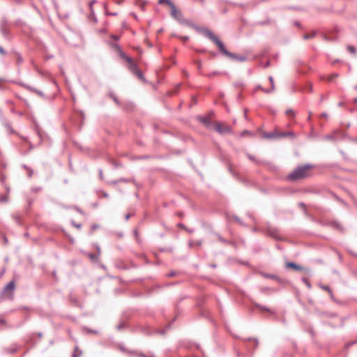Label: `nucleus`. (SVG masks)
<instances>
[{
  "instance_id": "obj_34",
  "label": "nucleus",
  "mask_w": 357,
  "mask_h": 357,
  "mask_svg": "<svg viewBox=\"0 0 357 357\" xmlns=\"http://www.w3.org/2000/svg\"><path fill=\"white\" fill-rule=\"evenodd\" d=\"M260 290H261V291L262 293H266V291L271 290V288H269V287H261Z\"/></svg>"
},
{
  "instance_id": "obj_54",
  "label": "nucleus",
  "mask_w": 357,
  "mask_h": 357,
  "mask_svg": "<svg viewBox=\"0 0 357 357\" xmlns=\"http://www.w3.org/2000/svg\"><path fill=\"white\" fill-rule=\"evenodd\" d=\"M329 294H330L331 298L334 301H335V298H334V296H333V294L332 291H331V292H329Z\"/></svg>"
},
{
  "instance_id": "obj_18",
  "label": "nucleus",
  "mask_w": 357,
  "mask_h": 357,
  "mask_svg": "<svg viewBox=\"0 0 357 357\" xmlns=\"http://www.w3.org/2000/svg\"><path fill=\"white\" fill-rule=\"evenodd\" d=\"M228 75V73H225V72H220V71H213L211 73H208L207 75V77H212L215 75Z\"/></svg>"
},
{
  "instance_id": "obj_56",
  "label": "nucleus",
  "mask_w": 357,
  "mask_h": 357,
  "mask_svg": "<svg viewBox=\"0 0 357 357\" xmlns=\"http://www.w3.org/2000/svg\"><path fill=\"white\" fill-rule=\"evenodd\" d=\"M178 227H181V228H183L185 229V227L184 226V225H183L182 223H179L178 224Z\"/></svg>"
},
{
  "instance_id": "obj_47",
  "label": "nucleus",
  "mask_w": 357,
  "mask_h": 357,
  "mask_svg": "<svg viewBox=\"0 0 357 357\" xmlns=\"http://www.w3.org/2000/svg\"><path fill=\"white\" fill-rule=\"evenodd\" d=\"M285 266L287 268H290V261H288L287 260L286 262H285Z\"/></svg>"
},
{
  "instance_id": "obj_22",
  "label": "nucleus",
  "mask_w": 357,
  "mask_h": 357,
  "mask_svg": "<svg viewBox=\"0 0 357 357\" xmlns=\"http://www.w3.org/2000/svg\"><path fill=\"white\" fill-rule=\"evenodd\" d=\"M202 245L201 241H190L189 242V246L193 247V246H200Z\"/></svg>"
},
{
  "instance_id": "obj_59",
  "label": "nucleus",
  "mask_w": 357,
  "mask_h": 357,
  "mask_svg": "<svg viewBox=\"0 0 357 357\" xmlns=\"http://www.w3.org/2000/svg\"><path fill=\"white\" fill-rule=\"evenodd\" d=\"M234 85H235L236 86H237V87H239V86H243V84H242V83H236Z\"/></svg>"
},
{
  "instance_id": "obj_6",
  "label": "nucleus",
  "mask_w": 357,
  "mask_h": 357,
  "mask_svg": "<svg viewBox=\"0 0 357 357\" xmlns=\"http://www.w3.org/2000/svg\"><path fill=\"white\" fill-rule=\"evenodd\" d=\"M15 289V282L10 281L3 288V289L1 292L2 297L6 299H12L13 297Z\"/></svg>"
},
{
  "instance_id": "obj_46",
  "label": "nucleus",
  "mask_w": 357,
  "mask_h": 357,
  "mask_svg": "<svg viewBox=\"0 0 357 357\" xmlns=\"http://www.w3.org/2000/svg\"><path fill=\"white\" fill-rule=\"evenodd\" d=\"M175 275H176V272H174V271H171L170 273H168V275H168L169 277H173V276H174Z\"/></svg>"
},
{
  "instance_id": "obj_41",
  "label": "nucleus",
  "mask_w": 357,
  "mask_h": 357,
  "mask_svg": "<svg viewBox=\"0 0 357 357\" xmlns=\"http://www.w3.org/2000/svg\"><path fill=\"white\" fill-rule=\"evenodd\" d=\"M72 224L73 225L74 227H75L77 229H80L82 227L81 224H77L75 222H73Z\"/></svg>"
},
{
  "instance_id": "obj_1",
  "label": "nucleus",
  "mask_w": 357,
  "mask_h": 357,
  "mask_svg": "<svg viewBox=\"0 0 357 357\" xmlns=\"http://www.w3.org/2000/svg\"><path fill=\"white\" fill-rule=\"evenodd\" d=\"M205 36L217 45L220 52L225 56L229 57L232 60L238 61L240 62L247 61V56L243 55H238L227 50L224 43L221 40H220L218 38L215 36L212 31L208 29L206 30Z\"/></svg>"
},
{
  "instance_id": "obj_8",
  "label": "nucleus",
  "mask_w": 357,
  "mask_h": 357,
  "mask_svg": "<svg viewBox=\"0 0 357 357\" xmlns=\"http://www.w3.org/2000/svg\"><path fill=\"white\" fill-rule=\"evenodd\" d=\"M246 155L250 160L253 161L257 165H262L266 167L267 168H268L271 171H275L277 169L276 167L270 162L258 160V159L255 158L253 155H252L249 153H247Z\"/></svg>"
},
{
  "instance_id": "obj_17",
  "label": "nucleus",
  "mask_w": 357,
  "mask_h": 357,
  "mask_svg": "<svg viewBox=\"0 0 357 357\" xmlns=\"http://www.w3.org/2000/svg\"><path fill=\"white\" fill-rule=\"evenodd\" d=\"M18 84L33 93H35V91L36 89H35L26 84L22 83V82H19Z\"/></svg>"
},
{
  "instance_id": "obj_55",
  "label": "nucleus",
  "mask_w": 357,
  "mask_h": 357,
  "mask_svg": "<svg viewBox=\"0 0 357 357\" xmlns=\"http://www.w3.org/2000/svg\"><path fill=\"white\" fill-rule=\"evenodd\" d=\"M250 132L248 131V130H244L243 131V132L241 133V135L243 136L244 135H246V134H249Z\"/></svg>"
},
{
  "instance_id": "obj_50",
  "label": "nucleus",
  "mask_w": 357,
  "mask_h": 357,
  "mask_svg": "<svg viewBox=\"0 0 357 357\" xmlns=\"http://www.w3.org/2000/svg\"><path fill=\"white\" fill-rule=\"evenodd\" d=\"M294 25L296 26L297 27H301V24L298 21L294 22Z\"/></svg>"
},
{
  "instance_id": "obj_52",
  "label": "nucleus",
  "mask_w": 357,
  "mask_h": 357,
  "mask_svg": "<svg viewBox=\"0 0 357 357\" xmlns=\"http://www.w3.org/2000/svg\"><path fill=\"white\" fill-rule=\"evenodd\" d=\"M22 167L26 169V171L29 170V169L30 168L29 167H28L26 165H22Z\"/></svg>"
},
{
  "instance_id": "obj_37",
  "label": "nucleus",
  "mask_w": 357,
  "mask_h": 357,
  "mask_svg": "<svg viewBox=\"0 0 357 357\" xmlns=\"http://www.w3.org/2000/svg\"><path fill=\"white\" fill-rule=\"evenodd\" d=\"M118 182H129V180L126 178H121L118 181H114L113 183H117Z\"/></svg>"
},
{
  "instance_id": "obj_51",
  "label": "nucleus",
  "mask_w": 357,
  "mask_h": 357,
  "mask_svg": "<svg viewBox=\"0 0 357 357\" xmlns=\"http://www.w3.org/2000/svg\"><path fill=\"white\" fill-rule=\"evenodd\" d=\"M102 174H103L102 170L99 169V176H100V178H102Z\"/></svg>"
},
{
  "instance_id": "obj_16",
  "label": "nucleus",
  "mask_w": 357,
  "mask_h": 357,
  "mask_svg": "<svg viewBox=\"0 0 357 357\" xmlns=\"http://www.w3.org/2000/svg\"><path fill=\"white\" fill-rule=\"evenodd\" d=\"M268 79L271 82V88L270 89H268V90H264V92L266 93H270L271 92H273L274 90H275V85H274V82H273V78L272 76H269L268 77Z\"/></svg>"
},
{
  "instance_id": "obj_20",
  "label": "nucleus",
  "mask_w": 357,
  "mask_h": 357,
  "mask_svg": "<svg viewBox=\"0 0 357 357\" xmlns=\"http://www.w3.org/2000/svg\"><path fill=\"white\" fill-rule=\"evenodd\" d=\"M317 34V32L316 31H313L312 33L310 34H305L303 36V39L304 40H308V39H310V38H313Z\"/></svg>"
},
{
  "instance_id": "obj_26",
  "label": "nucleus",
  "mask_w": 357,
  "mask_h": 357,
  "mask_svg": "<svg viewBox=\"0 0 357 357\" xmlns=\"http://www.w3.org/2000/svg\"><path fill=\"white\" fill-rule=\"evenodd\" d=\"M96 3V0H93V1H90L89 3V6L90 11H91V14H93V13H94L93 6V4Z\"/></svg>"
},
{
  "instance_id": "obj_38",
  "label": "nucleus",
  "mask_w": 357,
  "mask_h": 357,
  "mask_svg": "<svg viewBox=\"0 0 357 357\" xmlns=\"http://www.w3.org/2000/svg\"><path fill=\"white\" fill-rule=\"evenodd\" d=\"M112 99L114 100V101L117 104V105H119V100L117 99V98L114 96V95H111Z\"/></svg>"
},
{
  "instance_id": "obj_63",
  "label": "nucleus",
  "mask_w": 357,
  "mask_h": 357,
  "mask_svg": "<svg viewBox=\"0 0 357 357\" xmlns=\"http://www.w3.org/2000/svg\"><path fill=\"white\" fill-rule=\"evenodd\" d=\"M285 113L288 115L290 114V109H287Z\"/></svg>"
},
{
  "instance_id": "obj_19",
  "label": "nucleus",
  "mask_w": 357,
  "mask_h": 357,
  "mask_svg": "<svg viewBox=\"0 0 357 357\" xmlns=\"http://www.w3.org/2000/svg\"><path fill=\"white\" fill-rule=\"evenodd\" d=\"M255 305L256 306V307L261 310V311H266V312H269L272 313V311L270 309H268V307H266V306L259 305L258 303H255Z\"/></svg>"
},
{
  "instance_id": "obj_15",
  "label": "nucleus",
  "mask_w": 357,
  "mask_h": 357,
  "mask_svg": "<svg viewBox=\"0 0 357 357\" xmlns=\"http://www.w3.org/2000/svg\"><path fill=\"white\" fill-rule=\"evenodd\" d=\"M331 225L332 226V227H333L334 229H338L341 231H343L344 229H343V227L341 225V224L337 222V221H333L331 222Z\"/></svg>"
},
{
  "instance_id": "obj_25",
  "label": "nucleus",
  "mask_w": 357,
  "mask_h": 357,
  "mask_svg": "<svg viewBox=\"0 0 357 357\" xmlns=\"http://www.w3.org/2000/svg\"><path fill=\"white\" fill-rule=\"evenodd\" d=\"M139 79L142 81H145L144 76L143 73L139 70L135 74Z\"/></svg>"
},
{
  "instance_id": "obj_14",
  "label": "nucleus",
  "mask_w": 357,
  "mask_h": 357,
  "mask_svg": "<svg viewBox=\"0 0 357 357\" xmlns=\"http://www.w3.org/2000/svg\"><path fill=\"white\" fill-rule=\"evenodd\" d=\"M291 269H294L297 271H308V269L304 268L303 266L296 264L294 262H291Z\"/></svg>"
},
{
  "instance_id": "obj_12",
  "label": "nucleus",
  "mask_w": 357,
  "mask_h": 357,
  "mask_svg": "<svg viewBox=\"0 0 357 357\" xmlns=\"http://www.w3.org/2000/svg\"><path fill=\"white\" fill-rule=\"evenodd\" d=\"M261 275L265 278H269L277 280L279 283H283V280L278 278L276 275L261 273Z\"/></svg>"
},
{
  "instance_id": "obj_7",
  "label": "nucleus",
  "mask_w": 357,
  "mask_h": 357,
  "mask_svg": "<svg viewBox=\"0 0 357 357\" xmlns=\"http://www.w3.org/2000/svg\"><path fill=\"white\" fill-rule=\"evenodd\" d=\"M0 31L6 39H10L9 24L5 17H2L0 20Z\"/></svg>"
},
{
  "instance_id": "obj_48",
  "label": "nucleus",
  "mask_w": 357,
  "mask_h": 357,
  "mask_svg": "<svg viewBox=\"0 0 357 357\" xmlns=\"http://www.w3.org/2000/svg\"><path fill=\"white\" fill-rule=\"evenodd\" d=\"M324 315H326V316H328L330 317H335V314H329V313H327V312H324L323 313Z\"/></svg>"
},
{
  "instance_id": "obj_2",
  "label": "nucleus",
  "mask_w": 357,
  "mask_h": 357,
  "mask_svg": "<svg viewBox=\"0 0 357 357\" xmlns=\"http://www.w3.org/2000/svg\"><path fill=\"white\" fill-rule=\"evenodd\" d=\"M314 166L310 164H305L296 167L291 174V181L305 179L312 175Z\"/></svg>"
},
{
  "instance_id": "obj_32",
  "label": "nucleus",
  "mask_w": 357,
  "mask_h": 357,
  "mask_svg": "<svg viewBox=\"0 0 357 357\" xmlns=\"http://www.w3.org/2000/svg\"><path fill=\"white\" fill-rule=\"evenodd\" d=\"M302 280H303V282L307 284V286L309 288H310V287H311V284H310V283L309 280H308L307 278H303V279H302Z\"/></svg>"
},
{
  "instance_id": "obj_53",
  "label": "nucleus",
  "mask_w": 357,
  "mask_h": 357,
  "mask_svg": "<svg viewBox=\"0 0 357 357\" xmlns=\"http://www.w3.org/2000/svg\"><path fill=\"white\" fill-rule=\"evenodd\" d=\"M333 138L334 137L333 136H331V135H326V139H330L331 140V139H333Z\"/></svg>"
},
{
  "instance_id": "obj_58",
  "label": "nucleus",
  "mask_w": 357,
  "mask_h": 357,
  "mask_svg": "<svg viewBox=\"0 0 357 357\" xmlns=\"http://www.w3.org/2000/svg\"><path fill=\"white\" fill-rule=\"evenodd\" d=\"M75 210H76L77 211H78L79 213H82V211L79 208H78V207H75Z\"/></svg>"
},
{
  "instance_id": "obj_27",
  "label": "nucleus",
  "mask_w": 357,
  "mask_h": 357,
  "mask_svg": "<svg viewBox=\"0 0 357 357\" xmlns=\"http://www.w3.org/2000/svg\"><path fill=\"white\" fill-rule=\"evenodd\" d=\"M347 50L351 53V54H354L356 52V48L354 46H352V45H347Z\"/></svg>"
},
{
  "instance_id": "obj_10",
  "label": "nucleus",
  "mask_w": 357,
  "mask_h": 357,
  "mask_svg": "<svg viewBox=\"0 0 357 357\" xmlns=\"http://www.w3.org/2000/svg\"><path fill=\"white\" fill-rule=\"evenodd\" d=\"M215 130L220 135L229 134L231 132V128L229 126L218 123L215 126Z\"/></svg>"
},
{
  "instance_id": "obj_40",
  "label": "nucleus",
  "mask_w": 357,
  "mask_h": 357,
  "mask_svg": "<svg viewBox=\"0 0 357 357\" xmlns=\"http://www.w3.org/2000/svg\"><path fill=\"white\" fill-rule=\"evenodd\" d=\"M22 61H23V59H22V55L18 54H17V62L21 63V62H22Z\"/></svg>"
},
{
  "instance_id": "obj_24",
  "label": "nucleus",
  "mask_w": 357,
  "mask_h": 357,
  "mask_svg": "<svg viewBox=\"0 0 357 357\" xmlns=\"http://www.w3.org/2000/svg\"><path fill=\"white\" fill-rule=\"evenodd\" d=\"M245 340H247V341H253L254 342V349H256L258 347L259 342H258L257 339L252 338V337H249V338L246 339Z\"/></svg>"
},
{
  "instance_id": "obj_35",
  "label": "nucleus",
  "mask_w": 357,
  "mask_h": 357,
  "mask_svg": "<svg viewBox=\"0 0 357 357\" xmlns=\"http://www.w3.org/2000/svg\"><path fill=\"white\" fill-rule=\"evenodd\" d=\"M35 93L38 94V96H40L41 97H44V93L40 90L36 89Z\"/></svg>"
},
{
  "instance_id": "obj_21",
  "label": "nucleus",
  "mask_w": 357,
  "mask_h": 357,
  "mask_svg": "<svg viewBox=\"0 0 357 357\" xmlns=\"http://www.w3.org/2000/svg\"><path fill=\"white\" fill-rule=\"evenodd\" d=\"M81 355H82V351L79 350L78 347H76L72 357H79Z\"/></svg>"
},
{
  "instance_id": "obj_36",
  "label": "nucleus",
  "mask_w": 357,
  "mask_h": 357,
  "mask_svg": "<svg viewBox=\"0 0 357 357\" xmlns=\"http://www.w3.org/2000/svg\"><path fill=\"white\" fill-rule=\"evenodd\" d=\"M0 324H1L3 325H6V319H3L1 315H0Z\"/></svg>"
},
{
  "instance_id": "obj_29",
  "label": "nucleus",
  "mask_w": 357,
  "mask_h": 357,
  "mask_svg": "<svg viewBox=\"0 0 357 357\" xmlns=\"http://www.w3.org/2000/svg\"><path fill=\"white\" fill-rule=\"evenodd\" d=\"M338 77V74L333 73L328 77V81L332 82L335 78Z\"/></svg>"
},
{
  "instance_id": "obj_4",
  "label": "nucleus",
  "mask_w": 357,
  "mask_h": 357,
  "mask_svg": "<svg viewBox=\"0 0 357 357\" xmlns=\"http://www.w3.org/2000/svg\"><path fill=\"white\" fill-rule=\"evenodd\" d=\"M113 47L119 52L120 56L124 59L128 63V68L130 70L133 74H135L139 70V69L137 68V64L134 63L132 59L130 56H126V54L122 51L121 47L118 44H114Z\"/></svg>"
},
{
  "instance_id": "obj_28",
  "label": "nucleus",
  "mask_w": 357,
  "mask_h": 357,
  "mask_svg": "<svg viewBox=\"0 0 357 357\" xmlns=\"http://www.w3.org/2000/svg\"><path fill=\"white\" fill-rule=\"evenodd\" d=\"M8 202V197L7 196L0 197V203Z\"/></svg>"
},
{
  "instance_id": "obj_23",
  "label": "nucleus",
  "mask_w": 357,
  "mask_h": 357,
  "mask_svg": "<svg viewBox=\"0 0 357 357\" xmlns=\"http://www.w3.org/2000/svg\"><path fill=\"white\" fill-rule=\"evenodd\" d=\"M164 3H167L169 7H172L174 5V3L170 0H159L158 1L159 4H162Z\"/></svg>"
},
{
  "instance_id": "obj_30",
  "label": "nucleus",
  "mask_w": 357,
  "mask_h": 357,
  "mask_svg": "<svg viewBox=\"0 0 357 357\" xmlns=\"http://www.w3.org/2000/svg\"><path fill=\"white\" fill-rule=\"evenodd\" d=\"M13 218L17 225H20V217L17 215H13Z\"/></svg>"
},
{
  "instance_id": "obj_3",
  "label": "nucleus",
  "mask_w": 357,
  "mask_h": 357,
  "mask_svg": "<svg viewBox=\"0 0 357 357\" xmlns=\"http://www.w3.org/2000/svg\"><path fill=\"white\" fill-rule=\"evenodd\" d=\"M170 8L172 9L171 15L176 21L182 24H185L191 27H195V25L191 21L184 18L181 12L177 10L174 4Z\"/></svg>"
},
{
  "instance_id": "obj_31",
  "label": "nucleus",
  "mask_w": 357,
  "mask_h": 357,
  "mask_svg": "<svg viewBox=\"0 0 357 357\" xmlns=\"http://www.w3.org/2000/svg\"><path fill=\"white\" fill-rule=\"evenodd\" d=\"M123 328H125V324L123 322H121L117 326H116V329L118 331H120L121 329H123Z\"/></svg>"
},
{
  "instance_id": "obj_49",
  "label": "nucleus",
  "mask_w": 357,
  "mask_h": 357,
  "mask_svg": "<svg viewBox=\"0 0 357 357\" xmlns=\"http://www.w3.org/2000/svg\"><path fill=\"white\" fill-rule=\"evenodd\" d=\"M255 90H261L264 91V90H266L265 89H264L261 86L259 85L256 87V89Z\"/></svg>"
},
{
  "instance_id": "obj_5",
  "label": "nucleus",
  "mask_w": 357,
  "mask_h": 357,
  "mask_svg": "<svg viewBox=\"0 0 357 357\" xmlns=\"http://www.w3.org/2000/svg\"><path fill=\"white\" fill-rule=\"evenodd\" d=\"M262 136L267 139H278L284 137L290 136V131L273 130L271 132H264Z\"/></svg>"
},
{
  "instance_id": "obj_13",
  "label": "nucleus",
  "mask_w": 357,
  "mask_h": 357,
  "mask_svg": "<svg viewBox=\"0 0 357 357\" xmlns=\"http://www.w3.org/2000/svg\"><path fill=\"white\" fill-rule=\"evenodd\" d=\"M214 235L216 236L218 240L220 241V242H222V243L226 244V245H231L233 246L235 245V244L233 241H227V240L225 239L220 234L215 233V234H214Z\"/></svg>"
},
{
  "instance_id": "obj_44",
  "label": "nucleus",
  "mask_w": 357,
  "mask_h": 357,
  "mask_svg": "<svg viewBox=\"0 0 357 357\" xmlns=\"http://www.w3.org/2000/svg\"><path fill=\"white\" fill-rule=\"evenodd\" d=\"M196 63H197V68H198L199 70H200V69H201V68H202V62H201L200 61H196Z\"/></svg>"
},
{
  "instance_id": "obj_62",
  "label": "nucleus",
  "mask_w": 357,
  "mask_h": 357,
  "mask_svg": "<svg viewBox=\"0 0 357 357\" xmlns=\"http://www.w3.org/2000/svg\"><path fill=\"white\" fill-rule=\"evenodd\" d=\"M89 257H90L91 259H92L96 258L95 255H92V254H89Z\"/></svg>"
},
{
  "instance_id": "obj_61",
  "label": "nucleus",
  "mask_w": 357,
  "mask_h": 357,
  "mask_svg": "<svg viewBox=\"0 0 357 357\" xmlns=\"http://www.w3.org/2000/svg\"><path fill=\"white\" fill-rule=\"evenodd\" d=\"M130 217V214H127V215H126L125 218H126V220H128Z\"/></svg>"
},
{
  "instance_id": "obj_33",
  "label": "nucleus",
  "mask_w": 357,
  "mask_h": 357,
  "mask_svg": "<svg viewBox=\"0 0 357 357\" xmlns=\"http://www.w3.org/2000/svg\"><path fill=\"white\" fill-rule=\"evenodd\" d=\"M27 172H28V177L31 178L33 174V169L30 167L29 169V170L27 171Z\"/></svg>"
},
{
  "instance_id": "obj_45",
  "label": "nucleus",
  "mask_w": 357,
  "mask_h": 357,
  "mask_svg": "<svg viewBox=\"0 0 357 357\" xmlns=\"http://www.w3.org/2000/svg\"><path fill=\"white\" fill-rule=\"evenodd\" d=\"M111 38H112V39H114V40H118L119 39V36H116V35H112V36H111Z\"/></svg>"
},
{
  "instance_id": "obj_64",
  "label": "nucleus",
  "mask_w": 357,
  "mask_h": 357,
  "mask_svg": "<svg viewBox=\"0 0 357 357\" xmlns=\"http://www.w3.org/2000/svg\"><path fill=\"white\" fill-rule=\"evenodd\" d=\"M183 38L185 40H188L189 39L188 36H184Z\"/></svg>"
},
{
  "instance_id": "obj_11",
  "label": "nucleus",
  "mask_w": 357,
  "mask_h": 357,
  "mask_svg": "<svg viewBox=\"0 0 357 357\" xmlns=\"http://www.w3.org/2000/svg\"><path fill=\"white\" fill-rule=\"evenodd\" d=\"M198 120L200 123L204 124L206 128H211V126H212V122H211L209 116H198Z\"/></svg>"
},
{
  "instance_id": "obj_42",
  "label": "nucleus",
  "mask_w": 357,
  "mask_h": 357,
  "mask_svg": "<svg viewBox=\"0 0 357 357\" xmlns=\"http://www.w3.org/2000/svg\"><path fill=\"white\" fill-rule=\"evenodd\" d=\"M234 219L239 225H243V222L239 218L235 217Z\"/></svg>"
},
{
  "instance_id": "obj_60",
  "label": "nucleus",
  "mask_w": 357,
  "mask_h": 357,
  "mask_svg": "<svg viewBox=\"0 0 357 357\" xmlns=\"http://www.w3.org/2000/svg\"><path fill=\"white\" fill-rule=\"evenodd\" d=\"M98 227V225H94L92 226V230H95Z\"/></svg>"
},
{
  "instance_id": "obj_57",
  "label": "nucleus",
  "mask_w": 357,
  "mask_h": 357,
  "mask_svg": "<svg viewBox=\"0 0 357 357\" xmlns=\"http://www.w3.org/2000/svg\"><path fill=\"white\" fill-rule=\"evenodd\" d=\"M309 332L310 333V334H311L312 335H314V330H313L312 328H310V329H309Z\"/></svg>"
},
{
  "instance_id": "obj_39",
  "label": "nucleus",
  "mask_w": 357,
  "mask_h": 357,
  "mask_svg": "<svg viewBox=\"0 0 357 357\" xmlns=\"http://www.w3.org/2000/svg\"><path fill=\"white\" fill-rule=\"evenodd\" d=\"M0 54L1 55H6V50L2 47H1V46H0Z\"/></svg>"
},
{
  "instance_id": "obj_43",
  "label": "nucleus",
  "mask_w": 357,
  "mask_h": 357,
  "mask_svg": "<svg viewBox=\"0 0 357 357\" xmlns=\"http://www.w3.org/2000/svg\"><path fill=\"white\" fill-rule=\"evenodd\" d=\"M322 289H324V290H326V291H328V292H331V289H330V287H328V286H322Z\"/></svg>"
},
{
  "instance_id": "obj_9",
  "label": "nucleus",
  "mask_w": 357,
  "mask_h": 357,
  "mask_svg": "<svg viewBox=\"0 0 357 357\" xmlns=\"http://www.w3.org/2000/svg\"><path fill=\"white\" fill-rule=\"evenodd\" d=\"M266 233L271 237L276 240H282V236L280 231L271 225H267L265 227Z\"/></svg>"
}]
</instances>
